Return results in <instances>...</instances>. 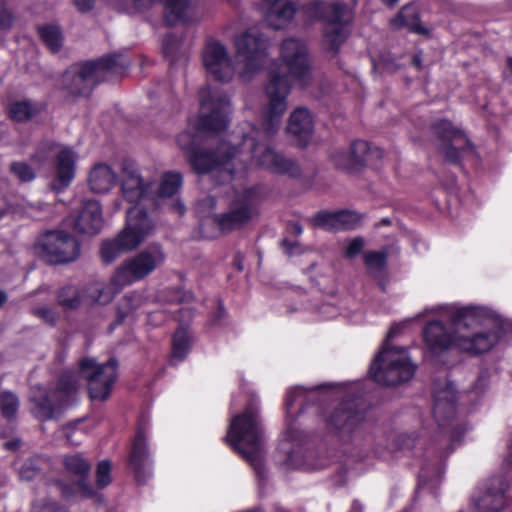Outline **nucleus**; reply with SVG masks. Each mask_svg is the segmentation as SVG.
<instances>
[{
    "label": "nucleus",
    "mask_w": 512,
    "mask_h": 512,
    "mask_svg": "<svg viewBox=\"0 0 512 512\" xmlns=\"http://www.w3.org/2000/svg\"><path fill=\"white\" fill-rule=\"evenodd\" d=\"M61 463L64 472L76 479L72 484H67L60 480L56 482L62 497L70 498L81 496L84 498H92L96 495L93 486L88 481L91 464L82 454H65L62 456Z\"/></svg>",
    "instance_id": "a211bd4d"
},
{
    "label": "nucleus",
    "mask_w": 512,
    "mask_h": 512,
    "mask_svg": "<svg viewBox=\"0 0 512 512\" xmlns=\"http://www.w3.org/2000/svg\"><path fill=\"white\" fill-rule=\"evenodd\" d=\"M34 250L37 256L47 264H66L79 257L80 243L66 231L49 230L38 237Z\"/></svg>",
    "instance_id": "f8f14e48"
},
{
    "label": "nucleus",
    "mask_w": 512,
    "mask_h": 512,
    "mask_svg": "<svg viewBox=\"0 0 512 512\" xmlns=\"http://www.w3.org/2000/svg\"><path fill=\"white\" fill-rule=\"evenodd\" d=\"M13 24V16L4 0H0V29H8Z\"/></svg>",
    "instance_id": "09e8293b"
},
{
    "label": "nucleus",
    "mask_w": 512,
    "mask_h": 512,
    "mask_svg": "<svg viewBox=\"0 0 512 512\" xmlns=\"http://www.w3.org/2000/svg\"><path fill=\"white\" fill-rule=\"evenodd\" d=\"M236 54L244 64L240 76L249 79L259 71L268 56V40L257 28H250L234 39Z\"/></svg>",
    "instance_id": "2eb2a0df"
},
{
    "label": "nucleus",
    "mask_w": 512,
    "mask_h": 512,
    "mask_svg": "<svg viewBox=\"0 0 512 512\" xmlns=\"http://www.w3.org/2000/svg\"><path fill=\"white\" fill-rule=\"evenodd\" d=\"M312 71L307 47L301 40L289 38L283 41L279 62H273L269 69V80L265 87L268 110L263 130L251 127L243 135V145L250 149L251 161L258 167L273 173L300 176L299 166L291 159L276 152L266 142L277 133L281 117L287 110V97L292 82L306 88L312 83Z\"/></svg>",
    "instance_id": "f257e3e1"
},
{
    "label": "nucleus",
    "mask_w": 512,
    "mask_h": 512,
    "mask_svg": "<svg viewBox=\"0 0 512 512\" xmlns=\"http://www.w3.org/2000/svg\"><path fill=\"white\" fill-rule=\"evenodd\" d=\"M391 26L393 29L408 28L416 34L429 35V30L421 24L419 14L413 5L404 6L391 20Z\"/></svg>",
    "instance_id": "7c9ffc66"
},
{
    "label": "nucleus",
    "mask_w": 512,
    "mask_h": 512,
    "mask_svg": "<svg viewBox=\"0 0 512 512\" xmlns=\"http://www.w3.org/2000/svg\"><path fill=\"white\" fill-rule=\"evenodd\" d=\"M175 209H176V211H177L180 215L184 214V212H185V206H184L183 204H181V203H177V204L175 205Z\"/></svg>",
    "instance_id": "13d9d810"
},
{
    "label": "nucleus",
    "mask_w": 512,
    "mask_h": 512,
    "mask_svg": "<svg viewBox=\"0 0 512 512\" xmlns=\"http://www.w3.org/2000/svg\"><path fill=\"white\" fill-rule=\"evenodd\" d=\"M287 131L298 139L299 145L305 146L314 131L310 112L303 107L295 109L290 115Z\"/></svg>",
    "instance_id": "bb28decb"
},
{
    "label": "nucleus",
    "mask_w": 512,
    "mask_h": 512,
    "mask_svg": "<svg viewBox=\"0 0 512 512\" xmlns=\"http://www.w3.org/2000/svg\"><path fill=\"white\" fill-rule=\"evenodd\" d=\"M136 309V306L133 305V297L125 296L121 300L118 306V322L121 323L125 317H127L130 313H132Z\"/></svg>",
    "instance_id": "49530a36"
},
{
    "label": "nucleus",
    "mask_w": 512,
    "mask_h": 512,
    "mask_svg": "<svg viewBox=\"0 0 512 512\" xmlns=\"http://www.w3.org/2000/svg\"><path fill=\"white\" fill-rule=\"evenodd\" d=\"M362 217L355 211L318 212L312 219L315 227L326 231L351 230L358 227Z\"/></svg>",
    "instance_id": "4be33fe9"
},
{
    "label": "nucleus",
    "mask_w": 512,
    "mask_h": 512,
    "mask_svg": "<svg viewBox=\"0 0 512 512\" xmlns=\"http://www.w3.org/2000/svg\"><path fill=\"white\" fill-rule=\"evenodd\" d=\"M413 63L416 67L420 68L421 67V58L419 56H414Z\"/></svg>",
    "instance_id": "052dcab7"
},
{
    "label": "nucleus",
    "mask_w": 512,
    "mask_h": 512,
    "mask_svg": "<svg viewBox=\"0 0 512 512\" xmlns=\"http://www.w3.org/2000/svg\"><path fill=\"white\" fill-rule=\"evenodd\" d=\"M304 390L302 388L291 389L287 394L286 399V410L288 415H294L296 412L293 411L295 403L304 397Z\"/></svg>",
    "instance_id": "de8ad7c7"
},
{
    "label": "nucleus",
    "mask_w": 512,
    "mask_h": 512,
    "mask_svg": "<svg viewBox=\"0 0 512 512\" xmlns=\"http://www.w3.org/2000/svg\"><path fill=\"white\" fill-rule=\"evenodd\" d=\"M83 432L78 430L74 425L64 428V436L71 445H78L81 442Z\"/></svg>",
    "instance_id": "603ef678"
},
{
    "label": "nucleus",
    "mask_w": 512,
    "mask_h": 512,
    "mask_svg": "<svg viewBox=\"0 0 512 512\" xmlns=\"http://www.w3.org/2000/svg\"><path fill=\"white\" fill-rule=\"evenodd\" d=\"M111 463L108 460L99 462L96 470V485L97 488L103 489L111 482L110 478Z\"/></svg>",
    "instance_id": "a18cd8bd"
},
{
    "label": "nucleus",
    "mask_w": 512,
    "mask_h": 512,
    "mask_svg": "<svg viewBox=\"0 0 512 512\" xmlns=\"http://www.w3.org/2000/svg\"><path fill=\"white\" fill-rule=\"evenodd\" d=\"M95 0H74V3L79 11L87 12L93 7Z\"/></svg>",
    "instance_id": "864d4df0"
},
{
    "label": "nucleus",
    "mask_w": 512,
    "mask_h": 512,
    "mask_svg": "<svg viewBox=\"0 0 512 512\" xmlns=\"http://www.w3.org/2000/svg\"><path fill=\"white\" fill-rule=\"evenodd\" d=\"M442 319L448 320L453 331H448L441 320H434L424 328L426 345L435 353L453 347L479 354L489 351L498 341L500 320L485 307L444 305L439 306Z\"/></svg>",
    "instance_id": "7ed1b4c3"
},
{
    "label": "nucleus",
    "mask_w": 512,
    "mask_h": 512,
    "mask_svg": "<svg viewBox=\"0 0 512 512\" xmlns=\"http://www.w3.org/2000/svg\"><path fill=\"white\" fill-rule=\"evenodd\" d=\"M364 411L355 400L340 403L327 419L328 427L343 443L359 442L363 438Z\"/></svg>",
    "instance_id": "4468645a"
},
{
    "label": "nucleus",
    "mask_w": 512,
    "mask_h": 512,
    "mask_svg": "<svg viewBox=\"0 0 512 512\" xmlns=\"http://www.w3.org/2000/svg\"><path fill=\"white\" fill-rule=\"evenodd\" d=\"M315 8L324 21L322 43L326 50L336 53L349 36L350 13L336 2H315Z\"/></svg>",
    "instance_id": "ddd939ff"
},
{
    "label": "nucleus",
    "mask_w": 512,
    "mask_h": 512,
    "mask_svg": "<svg viewBox=\"0 0 512 512\" xmlns=\"http://www.w3.org/2000/svg\"><path fill=\"white\" fill-rule=\"evenodd\" d=\"M456 395L452 386L434 391L433 414L440 427H446L456 415Z\"/></svg>",
    "instance_id": "393cba45"
},
{
    "label": "nucleus",
    "mask_w": 512,
    "mask_h": 512,
    "mask_svg": "<svg viewBox=\"0 0 512 512\" xmlns=\"http://www.w3.org/2000/svg\"><path fill=\"white\" fill-rule=\"evenodd\" d=\"M511 454H512V447L510 448Z\"/></svg>",
    "instance_id": "774afa93"
},
{
    "label": "nucleus",
    "mask_w": 512,
    "mask_h": 512,
    "mask_svg": "<svg viewBox=\"0 0 512 512\" xmlns=\"http://www.w3.org/2000/svg\"><path fill=\"white\" fill-rule=\"evenodd\" d=\"M163 52L171 61H176L180 56H184L182 42L176 36L169 34L163 39Z\"/></svg>",
    "instance_id": "79ce46f5"
},
{
    "label": "nucleus",
    "mask_w": 512,
    "mask_h": 512,
    "mask_svg": "<svg viewBox=\"0 0 512 512\" xmlns=\"http://www.w3.org/2000/svg\"><path fill=\"white\" fill-rule=\"evenodd\" d=\"M202 61L207 73L217 81L229 82L235 74L228 51L218 40L207 41L202 52Z\"/></svg>",
    "instance_id": "aec40b11"
},
{
    "label": "nucleus",
    "mask_w": 512,
    "mask_h": 512,
    "mask_svg": "<svg viewBox=\"0 0 512 512\" xmlns=\"http://www.w3.org/2000/svg\"><path fill=\"white\" fill-rule=\"evenodd\" d=\"M255 213L253 194L246 191L230 206L227 212L217 215L215 221L222 232L229 233L243 227Z\"/></svg>",
    "instance_id": "412c9836"
},
{
    "label": "nucleus",
    "mask_w": 512,
    "mask_h": 512,
    "mask_svg": "<svg viewBox=\"0 0 512 512\" xmlns=\"http://www.w3.org/2000/svg\"><path fill=\"white\" fill-rule=\"evenodd\" d=\"M118 64V57L115 55L75 64L63 74V89L70 96L87 97L96 84L104 79L105 72L117 71Z\"/></svg>",
    "instance_id": "1a4fd4ad"
},
{
    "label": "nucleus",
    "mask_w": 512,
    "mask_h": 512,
    "mask_svg": "<svg viewBox=\"0 0 512 512\" xmlns=\"http://www.w3.org/2000/svg\"><path fill=\"white\" fill-rule=\"evenodd\" d=\"M103 226L101 205L98 201L88 200L83 203L75 218L74 229L81 234L95 235Z\"/></svg>",
    "instance_id": "b1692460"
},
{
    "label": "nucleus",
    "mask_w": 512,
    "mask_h": 512,
    "mask_svg": "<svg viewBox=\"0 0 512 512\" xmlns=\"http://www.w3.org/2000/svg\"><path fill=\"white\" fill-rule=\"evenodd\" d=\"M78 379L75 373L65 372L60 377L57 386L46 391L38 388L31 396L33 415L40 421L55 418L60 409L66 405L70 396L77 390Z\"/></svg>",
    "instance_id": "9b49d317"
},
{
    "label": "nucleus",
    "mask_w": 512,
    "mask_h": 512,
    "mask_svg": "<svg viewBox=\"0 0 512 512\" xmlns=\"http://www.w3.org/2000/svg\"><path fill=\"white\" fill-rule=\"evenodd\" d=\"M266 4L265 21L273 29L284 28L293 18L295 4L292 0H263Z\"/></svg>",
    "instance_id": "a878e982"
},
{
    "label": "nucleus",
    "mask_w": 512,
    "mask_h": 512,
    "mask_svg": "<svg viewBox=\"0 0 512 512\" xmlns=\"http://www.w3.org/2000/svg\"><path fill=\"white\" fill-rule=\"evenodd\" d=\"M31 313L43 321L45 324L49 326H55L58 315L55 312L54 309L48 307V306H36L31 309Z\"/></svg>",
    "instance_id": "c03bdc74"
},
{
    "label": "nucleus",
    "mask_w": 512,
    "mask_h": 512,
    "mask_svg": "<svg viewBox=\"0 0 512 512\" xmlns=\"http://www.w3.org/2000/svg\"><path fill=\"white\" fill-rule=\"evenodd\" d=\"M49 468L47 458L36 455L28 458L19 469V476L22 480L31 481L39 477L44 470Z\"/></svg>",
    "instance_id": "c9c22d12"
},
{
    "label": "nucleus",
    "mask_w": 512,
    "mask_h": 512,
    "mask_svg": "<svg viewBox=\"0 0 512 512\" xmlns=\"http://www.w3.org/2000/svg\"><path fill=\"white\" fill-rule=\"evenodd\" d=\"M340 156H342V159L344 161H347V160H349L350 151H348V152L338 151V152L333 154L332 160H333L335 166H337V167H338L337 158H339Z\"/></svg>",
    "instance_id": "6e6d98bb"
},
{
    "label": "nucleus",
    "mask_w": 512,
    "mask_h": 512,
    "mask_svg": "<svg viewBox=\"0 0 512 512\" xmlns=\"http://www.w3.org/2000/svg\"><path fill=\"white\" fill-rule=\"evenodd\" d=\"M39 112L40 106L29 100L13 102L9 107L11 118L18 122L28 121Z\"/></svg>",
    "instance_id": "58836bf2"
},
{
    "label": "nucleus",
    "mask_w": 512,
    "mask_h": 512,
    "mask_svg": "<svg viewBox=\"0 0 512 512\" xmlns=\"http://www.w3.org/2000/svg\"><path fill=\"white\" fill-rule=\"evenodd\" d=\"M32 512H67L64 508L60 507L56 502L45 501L42 504H34Z\"/></svg>",
    "instance_id": "3c124183"
},
{
    "label": "nucleus",
    "mask_w": 512,
    "mask_h": 512,
    "mask_svg": "<svg viewBox=\"0 0 512 512\" xmlns=\"http://www.w3.org/2000/svg\"><path fill=\"white\" fill-rule=\"evenodd\" d=\"M121 289L122 288L113 283L111 277L108 285L98 282L88 285L85 289L84 300L89 303L105 305L111 302L115 294H117Z\"/></svg>",
    "instance_id": "473e14b6"
},
{
    "label": "nucleus",
    "mask_w": 512,
    "mask_h": 512,
    "mask_svg": "<svg viewBox=\"0 0 512 512\" xmlns=\"http://www.w3.org/2000/svg\"><path fill=\"white\" fill-rule=\"evenodd\" d=\"M399 331V326L390 328L386 336L385 347L375 357L370 368L372 378L382 385L395 386L408 381L416 370V366L411 362L404 348L388 347V342Z\"/></svg>",
    "instance_id": "6e6552de"
},
{
    "label": "nucleus",
    "mask_w": 512,
    "mask_h": 512,
    "mask_svg": "<svg viewBox=\"0 0 512 512\" xmlns=\"http://www.w3.org/2000/svg\"><path fill=\"white\" fill-rule=\"evenodd\" d=\"M9 170L20 182H30L36 176L33 168L22 161L12 162Z\"/></svg>",
    "instance_id": "37998d69"
},
{
    "label": "nucleus",
    "mask_w": 512,
    "mask_h": 512,
    "mask_svg": "<svg viewBox=\"0 0 512 512\" xmlns=\"http://www.w3.org/2000/svg\"><path fill=\"white\" fill-rule=\"evenodd\" d=\"M434 132L438 139V152L448 163L460 164L462 157L473 150L465 134L448 121L437 122Z\"/></svg>",
    "instance_id": "6ab92c4d"
},
{
    "label": "nucleus",
    "mask_w": 512,
    "mask_h": 512,
    "mask_svg": "<svg viewBox=\"0 0 512 512\" xmlns=\"http://www.w3.org/2000/svg\"><path fill=\"white\" fill-rule=\"evenodd\" d=\"M382 223L385 224V225H388V224H390V220L389 219H383Z\"/></svg>",
    "instance_id": "69168bd1"
},
{
    "label": "nucleus",
    "mask_w": 512,
    "mask_h": 512,
    "mask_svg": "<svg viewBox=\"0 0 512 512\" xmlns=\"http://www.w3.org/2000/svg\"><path fill=\"white\" fill-rule=\"evenodd\" d=\"M198 0H166L164 19L168 25L192 20Z\"/></svg>",
    "instance_id": "c85d7f7f"
},
{
    "label": "nucleus",
    "mask_w": 512,
    "mask_h": 512,
    "mask_svg": "<svg viewBox=\"0 0 512 512\" xmlns=\"http://www.w3.org/2000/svg\"><path fill=\"white\" fill-rule=\"evenodd\" d=\"M38 34L44 44L52 53H57L63 46V35L56 25H45L38 27Z\"/></svg>",
    "instance_id": "4c0bfd02"
},
{
    "label": "nucleus",
    "mask_w": 512,
    "mask_h": 512,
    "mask_svg": "<svg viewBox=\"0 0 512 512\" xmlns=\"http://www.w3.org/2000/svg\"><path fill=\"white\" fill-rule=\"evenodd\" d=\"M177 143L187 153L191 166L198 174L215 173L219 183L233 179L237 161L235 144L224 141L213 150L197 149L195 136L187 131L178 135Z\"/></svg>",
    "instance_id": "39448f33"
},
{
    "label": "nucleus",
    "mask_w": 512,
    "mask_h": 512,
    "mask_svg": "<svg viewBox=\"0 0 512 512\" xmlns=\"http://www.w3.org/2000/svg\"><path fill=\"white\" fill-rule=\"evenodd\" d=\"M293 228H294V232H295L297 235H299V234H301V233H302V228H301V226H300L299 224H294Z\"/></svg>",
    "instance_id": "e2e57ef3"
},
{
    "label": "nucleus",
    "mask_w": 512,
    "mask_h": 512,
    "mask_svg": "<svg viewBox=\"0 0 512 512\" xmlns=\"http://www.w3.org/2000/svg\"><path fill=\"white\" fill-rule=\"evenodd\" d=\"M156 0H134V5L137 9L142 10L148 8L150 5L154 4Z\"/></svg>",
    "instance_id": "5fc2aeb1"
},
{
    "label": "nucleus",
    "mask_w": 512,
    "mask_h": 512,
    "mask_svg": "<svg viewBox=\"0 0 512 512\" xmlns=\"http://www.w3.org/2000/svg\"><path fill=\"white\" fill-rule=\"evenodd\" d=\"M120 180L122 194L127 201L152 208L157 206L159 198L175 195L183 182L181 173L170 171L163 174L157 185L151 179H144L137 165L128 160L122 162Z\"/></svg>",
    "instance_id": "20e7f679"
},
{
    "label": "nucleus",
    "mask_w": 512,
    "mask_h": 512,
    "mask_svg": "<svg viewBox=\"0 0 512 512\" xmlns=\"http://www.w3.org/2000/svg\"><path fill=\"white\" fill-rule=\"evenodd\" d=\"M118 362L112 358L105 364H97L94 359L84 358L79 363L80 374L88 383L89 395L94 400H106L117 379Z\"/></svg>",
    "instance_id": "f3484780"
},
{
    "label": "nucleus",
    "mask_w": 512,
    "mask_h": 512,
    "mask_svg": "<svg viewBox=\"0 0 512 512\" xmlns=\"http://www.w3.org/2000/svg\"><path fill=\"white\" fill-rule=\"evenodd\" d=\"M117 182V175L112 168L104 163L95 165L90 174L88 183L95 193H105L111 190Z\"/></svg>",
    "instance_id": "c756f323"
},
{
    "label": "nucleus",
    "mask_w": 512,
    "mask_h": 512,
    "mask_svg": "<svg viewBox=\"0 0 512 512\" xmlns=\"http://www.w3.org/2000/svg\"><path fill=\"white\" fill-rule=\"evenodd\" d=\"M166 260L163 247L158 243L149 245L144 250L124 260L112 275V281L118 287L124 288L134 282L143 280Z\"/></svg>",
    "instance_id": "9d476101"
},
{
    "label": "nucleus",
    "mask_w": 512,
    "mask_h": 512,
    "mask_svg": "<svg viewBox=\"0 0 512 512\" xmlns=\"http://www.w3.org/2000/svg\"><path fill=\"white\" fill-rule=\"evenodd\" d=\"M6 300L7 295L3 291H0V307L6 302Z\"/></svg>",
    "instance_id": "bf43d9fd"
},
{
    "label": "nucleus",
    "mask_w": 512,
    "mask_h": 512,
    "mask_svg": "<svg viewBox=\"0 0 512 512\" xmlns=\"http://www.w3.org/2000/svg\"><path fill=\"white\" fill-rule=\"evenodd\" d=\"M201 113L197 123L199 132H219L229 123L231 112L228 97L219 91L203 88L200 91Z\"/></svg>",
    "instance_id": "dca6fc26"
},
{
    "label": "nucleus",
    "mask_w": 512,
    "mask_h": 512,
    "mask_svg": "<svg viewBox=\"0 0 512 512\" xmlns=\"http://www.w3.org/2000/svg\"><path fill=\"white\" fill-rule=\"evenodd\" d=\"M154 223L139 205L131 207L126 214V224L113 239L102 243L100 255L103 262L110 264L123 252L139 247L153 232Z\"/></svg>",
    "instance_id": "0eeeda50"
},
{
    "label": "nucleus",
    "mask_w": 512,
    "mask_h": 512,
    "mask_svg": "<svg viewBox=\"0 0 512 512\" xmlns=\"http://www.w3.org/2000/svg\"><path fill=\"white\" fill-rule=\"evenodd\" d=\"M363 247L364 239L362 237H356L347 245L345 254L349 258H353L362 251Z\"/></svg>",
    "instance_id": "8fccbe9b"
},
{
    "label": "nucleus",
    "mask_w": 512,
    "mask_h": 512,
    "mask_svg": "<svg viewBox=\"0 0 512 512\" xmlns=\"http://www.w3.org/2000/svg\"><path fill=\"white\" fill-rule=\"evenodd\" d=\"M364 263L367 268V274L377 280L381 286L382 281L387 276V253L378 251H369L364 255Z\"/></svg>",
    "instance_id": "f704fd0d"
},
{
    "label": "nucleus",
    "mask_w": 512,
    "mask_h": 512,
    "mask_svg": "<svg viewBox=\"0 0 512 512\" xmlns=\"http://www.w3.org/2000/svg\"><path fill=\"white\" fill-rule=\"evenodd\" d=\"M382 1L385 5L390 6V7H393L398 2V0H382Z\"/></svg>",
    "instance_id": "680f3d73"
},
{
    "label": "nucleus",
    "mask_w": 512,
    "mask_h": 512,
    "mask_svg": "<svg viewBox=\"0 0 512 512\" xmlns=\"http://www.w3.org/2000/svg\"><path fill=\"white\" fill-rule=\"evenodd\" d=\"M225 441L241 454L258 474H261L263 429L257 406L250 404L243 413L232 418Z\"/></svg>",
    "instance_id": "423d86ee"
},
{
    "label": "nucleus",
    "mask_w": 512,
    "mask_h": 512,
    "mask_svg": "<svg viewBox=\"0 0 512 512\" xmlns=\"http://www.w3.org/2000/svg\"><path fill=\"white\" fill-rule=\"evenodd\" d=\"M505 483L501 479H494L491 487L479 497L475 506L478 512H500L505 506Z\"/></svg>",
    "instance_id": "cd10ccee"
},
{
    "label": "nucleus",
    "mask_w": 512,
    "mask_h": 512,
    "mask_svg": "<svg viewBox=\"0 0 512 512\" xmlns=\"http://www.w3.org/2000/svg\"><path fill=\"white\" fill-rule=\"evenodd\" d=\"M312 71L307 47L301 40L289 38L283 41L279 62H273L269 69V80L265 87L268 110L263 130L251 127L243 135V145L250 149L251 161L258 167L273 173L300 176L299 166L291 159L276 152L266 142L277 133L281 117L287 110V97L292 82L306 88L312 83Z\"/></svg>",
    "instance_id": "f03ea898"
},
{
    "label": "nucleus",
    "mask_w": 512,
    "mask_h": 512,
    "mask_svg": "<svg viewBox=\"0 0 512 512\" xmlns=\"http://www.w3.org/2000/svg\"><path fill=\"white\" fill-rule=\"evenodd\" d=\"M224 313V309L223 307L220 305L219 306V314L222 315Z\"/></svg>",
    "instance_id": "338daca9"
},
{
    "label": "nucleus",
    "mask_w": 512,
    "mask_h": 512,
    "mask_svg": "<svg viewBox=\"0 0 512 512\" xmlns=\"http://www.w3.org/2000/svg\"><path fill=\"white\" fill-rule=\"evenodd\" d=\"M49 151L58 149L56 156V182L52 184V188L56 191L67 187L74 178L75 154L69 148H59L57 145L46 144Z\"/></svg>",
    "instance_id": "5701e85b"
},
{
    "label": "nucleus",
    "mask_w": 512,
    "mask_h": 512,
    "mask_svg": "<svg viewBox=\"0 0 512 512\" xmlns=\"http://www.w3.org/2000/svg\"><path fill=\"white\" fill-rule=\"evenodd\" d=\"M506 65H507V68H508V69L511 71V73H512V57L507 58Z\"/></svg>",
    "instance_id": "0e129e2a"
},
{
    "label": "nucleus",
    "mask_w": 512,
    "mask_h": 512,
    "mask_svg": "<svg viewBox=\"0 0 512 512\" xmlns=\"http://www.w3.org/2000/svg\"><path fill=\"white\" fill-rule=\"evenodd\" d=\"M190 349V336L187 329L181 327L175 331L172 340L171 362L177 364L188 354Z\"/></svg>",
    "instance_id": "e433bc0d"
},
{
    "label": "nucleus",
    "mask_w": 512,
    "mask_h": 512,
    "mask_svg": "<svg viewBox=\"0 0 512 512\" xmlns=\"http://www.w3.org/2000/svg\"><path fill=\"white\" fill-rule=\"evenodd\" d=\"M148 456L145 435L142 430H139L134 439L129 459V464L139 482L142 481V475L145 472Z\"/></svg>",
    "instance_id": "2f4dec72"
},
{
    "label": "nucleus",
    "mask_w": 512,
    "mask_h": 512,
    "mask_svg": "<svg viewBox=\"0 0 512 512\" xmlns=\"http://www.w3.org/2000/svg\"><path fill=\"white\" fill-rule=\"evenodd\" d=\"M48 158L47 155H45L44 151L41 149L39 150L34 156L33 159L37 160L38 162H43Z\"/></svg>",
    "instance_id": "4d7b16f0"
},
{
    "label": "nucleus",
    "mask_w": 512,
    "mask_h": 512,
    "mask_svg": "<svg viewBox=\"0 0 512 512\" xmlns=\"http://www.w3.org/2000/svg\"><path fill=\"white\" fill-rule=\"evenodd\" d=\"M349 160L344 161L342 156L337 158L338 168L353 171L358 166L364 165L370 152L369 144L365 141H355L351 144Z\"/></svg>",
    "instance_id": "72a5a7b5"
},
{
    "label": "nucleus",
    "mask_w": 512,
    "mask_h": 512,
    "mask_svg": "<svg viewBox=\"0 0 512 512\" xmlns=\"http://www.w3.org/2000/svg\"><path fill=\"white\" fill-rule=\"evenodd\" d=\"M84 296L74 286L63 287L57 296L58 304L66 309H76L80 306Z\"/></svg>",
    "instance_id": "ea45409f"
},
{
    "label": "nucleus",
    "mask_w": 512,
    "mask_h": 512,
    "mask_svg": "<svg viewBox=\"0 0 512 512\" xmlns=\"http://www.w3.org/2000/svg\"><path fill=\"white\" fill-rule=\"evenodd\" d=\"M0 408L5 418L11 419L15 417L19 408L17 396L10 391L0 393Z\"/></svg>",
    "instance_id": "a19ab883"
}]
</instances>
